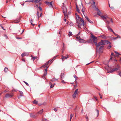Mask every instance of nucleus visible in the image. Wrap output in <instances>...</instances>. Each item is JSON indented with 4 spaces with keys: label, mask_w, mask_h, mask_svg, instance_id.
<instances>
[{
    "label": "nucleus",
    "mask_w": 121,
    "mask_h": 121,
    "mask_svg": "<svg viewBox=\"0 0 121 121\" xmlns=\"http://www.w3.org/2000/svg\"><path fill=\"white\" fill-rule=\"evenodd\" d=\"M79 22L77 20V22L78 24V26L79 28H80V26H84V21L81 18L79 19Z\"/></svg>",
    "instance_id": "obj_1"
},
{
    "label": "nucleus",
    "mask_w": 121,
    "mask_h": 121,
    "mask_svg": "<svg viewBox=\"0 0 121 121\" xmlns=\"http://www.w3.org/2000/svg\"><path fill=\"white\" fill-rule=\"evenodd\" d=\"M63 9V12L65 15V17H68L67 15L66 14L67 9L65 7H63L62 8Z\"/></svg>",
    "instance_id": "obj_2"
},
{
    "label": "nucleus",
    "mask_w": 121,
    "mask_h": 121,
    "mask_svg": "<svg viewBox=\"0 0 121 121\" xmlns=\"http://www.w3.org/2000/svg\"><path fill=\"white\" fill-rule=\"evenodd\" d=\"M13 96L12 94H6L4 97L5 98H11Z\"/></svg>",
    "instance_id": "obj_3"
},
{
    "label": "nucleus",
    "mask_w": 121,
    "mask_h": 121,
    "mask_svg": "<svg viewBox=\"0 0 121 121\" xmlns=\"http://www.w3.org/2000/svg\"><path fill=\"white\" fill-rule=\"evenodd\" d=\"M102 41V40H101ZM104 45V43H103V42L102 41V42H99L98 44L96 46V48H98V47L101 45Z\"/></svg>",
    "instance_id": "obj_4"
},
{
    "label": "nucleus",
    "mask_w": 121,
    "mask_h": 121,
    "mask_svg": "<svg viewBox=\"0 0 121 121\" xmlns=\"http://www.w3.org/2000/svg\"><path fill=\"white\" fill-rule=\"evenodd\" d=\"M61 56L62 57L61 58V59L62 61H64V60H65L67 58H68L69 57L68 56H63V55H62Z\"/></svg>",
    "instance_id": "obj_5"
},
{
    "label": "nucleus",
    "mask_w": 121,
    "mask_h": 121,
    "mask_svg": "<svg viewBox=\"0 0 121 121\" xmlns=\"http://www.w3.org/2000/svg\"><path fill=\"white\" fill-rule=\"evenodd\" d=\"M91 37L93 39V41H96L97 40V38L95 37L94 35L92 34H91Z\"/></svg>",
    "instance_id": "obj_6"
},
{
    "label": "nucleus",
    "mask_w": 121,
    "mask_h": 121,
    "mask_svg": "<svg viewBox=\"0 0 121 121\" xmlns=\"http://www.w3.org/2000/svg\"><path fill=\"white\" fill-rule=\"evenodd\" d=\"M30 116L31 117L33 118H35L36 117H37L36 115H34L32 113H30Z\"/></svg>",
    "instance_id": "obj_7"
},
{
    "label": "nucleus",
    "mask_w": 121,
    "mask_h": 121,
    "mask_svg": "<svg viewBox=\"0 0 121 121\" xmlns=\"http://www.w3.org/2000/svg\"><path fill=\"white\" fill-rule=\"evenodd\" d=\"M46 3L48 5H50V7H53L52 5V2H46Z\"/></svg>",
    "instance_id": "obj_8"
},
{
    "label": "nucleus",
    "mask_w": 121,
    "mask_h": 121,
    "mask_svg": "<svg viewBox=\"0 0 121 121\" xmlns=\"http://www.w3.org/2000/svg\"><path fill=\"white\" fill-rule=\"evenodd\" d=\"M104 45H102L99 48V52H102L101 50L104 47Z\"/></svg>",
    "instance_id": "obj_9"
},
{
    "label": "nucleus",
    "mask_w": 121,
    "mask_h": 121,
    "mask_svg": "<svg viewBox=\"0 0 121 121\" xmlns=\"http://www.w3.org/2000/svg\"><path fill=\"white\" fill-rule=\"evenodd\" d=\"M75 15L76 16V18L77 21V20H78L79 19L81 18V17H80L78 15H77V14L76 13L75 14Z\"/></svg>",
    "instance_id": "obj_10"
},
{
    "label": "nucleus",
    "mask_w": 121,
    "mask_h": 121,
    "mask_svg": "<svg viewBox=\"0 0 121 121\" xmlns=\"http://www.w3.org/2000/svg\"><path fill=\"white\" fill-rule=\"evenodd\" d=\"M58 80V79H56L55 78H53L50 81L52 82H54L55 81H57Z\"/></svg>",
    "instance_id": "obj_11"
},
{
    "label": "nucleus",
    "mask_w": 121,
    "mask_h": 121,
    "mask_svg": "<svg viewBox=\"0 0 121 121\" xmlns=\"http://www.w3.org/2000/svg\"><path fill=\"white\" fill-rule=\"evenodd\" d=\"M100 16L101 18L103 19L104 21H105V20H106L107 19V18L106 17L103 15L101 16Z\"/></svg>",
    "instance_id": "obj_12"
},
{
    "label": "nucleus",
    "mask_w": 121,
    "mask_h": 121,
    "mask_svg": "<svg viewBox=\"0 0 121 121\" xmlns=\"http://www.w3.org/2000/svg\"><path fill=\"white\" fill-rule=\"evenodd\" d=\"M105 22L106 23V25H109V24L110 23V21L108 20H106Z\"/></svg>",
    "instance_id": "obj_13"
},
{
    "label": "nucleus",
    "mask_w": 121,
    "mask_h": 121,
    "mask_svg": "<svg viewBox=\"0 0 121 121\" xmlns=\"http://www.w3.org/2000/svg\"><path fill=\"white\" fill-rule=\"evenodd\" d=\"M77 94L76 93H74V94L73 95V97L74 99H75L76 96V95H77Z\"/></svg>",
    "instance_id": "obj_14"
},
{
    "label": "nucleus",
    "mask_w": 121,
    "mask_h": 121,
    "mask_svg": "<svg viewBox=\"0 0 121 121\" xmlns=\"http://www.w3.org/2000/svg\"><path fill=\"white\" fill-rule=\"evenodd\" d=\"M103 39H106L107 38L104 35H101L100 36Z\"/></svg>",
    "instance_id": "obj_15"
},
{
    "label": "nucleus",
    "mask_w": 121,
    "mask_h": 121,
    "mask_svg": "<svg viewBox=\"0 0 121 121\" xmlns=\"http://www.w3.org/2000/svg\"><path fill=\"white\" fill-rule=\"evenodd\" d=\"M49 84L50 85H51L50 87V88H52L53 87L55 84L54 83L53 85H52V84L51 82H50Z\"/></svg>",
    "instance_id": "obj_16"
},
{
    "label": "nucleus",
    "mask_w": 121,
    "mask_h": 121,
    "mask_svg": "<svg viewBox=\"0 0 121 121\" xmlns=\"http://www.w3.org/2000/svg\"><path fill=\"white\" fill-rule=\"evenodd\" d=\"M33 21V20L31 19V20H30V23L33 26H34V25H35V24H33L32 23V22Z\"/></svg>",
    "instance_id": "obj_17"
},
{
    "label": "nucleus",
    "mask_w": 121,
    "mask_h": 121,
    "mask_svg": "<svg viewBox=\"0 0 121 121\" xmlns=\"http://www.w3.org/2000/svg\"><path fill=\"white\" fill-rule=\"evenodd\" d=\"M43 109H42L39 111L38 112V113L39 114H41L43 113Z\"/></svg>",
    "instance_id": "obj_18"
},
{
    "label": "nucleus",
    "mask_w": 121,
    "mask_h": 121,
    "mask_svg": "<svg viewBox=\"0 0 121 121\" xmlns=\"http://www.w3.org/2000/svg\"><path fill=\"white\" fill-rule=\"evenodd\" d=\"M74 114H71L70 115V121H71V119L74 116Z\"/></svg>",
    "instance_id": "obj_19"
},
{
    "label": "nucleus",
    "mask_w": 121,
    "mask_h": 121,
    "mask_svg": "<svg viewBox=\"0 0 121 121\" xmlns=\"http://www.w3.org/2000/svg\"><path fill=\"white\" fill-rule=\"evenodd\" d=\"M106 26L108 30H110V29H111L109 26V25H106Z\"/></svg>",
    "instance_id": "obj_20"
},
{
    "label": "nucleus",
    "mask_w": 121,
    "mask_h": 121,
    "mask_svg": "<svg viewBox=\"0 0 121 121\" xmlns=\"http://www.w3.org/2000/svg\"><path fill=\"white\" fill-rule=\"evenodd\" d=\"M92 7L93 8L95 7H96L95 4V2L94 1H93V3L92 4Z\"/></svg>",
    "instance_id": "obj_21"
},
{
    "label": "nucleus",
    "mask_w": 121,
    "mask_h": 121,
    "mask_svg": "<svg viewBox=\"0 0 121 121\" xmlns=\"http://www.w3.org/2000/svg\"><path fill=\"white\" fill-rule=\"evenodd\" d=\"M95 110L96 111V112L97 113V117L99 115V111L98 110H97L96 109H95Z\"/></svg>",
    "instance_id": "obj_22"
},
{
    "label": "nucleus",
    "mask_w": 121,
    "mask_h": 121,
    "mask_svg": "<svg viewBox=\"0 0 121 121\" xmlns=\"http://www.w3.org/2000/svg\"><path fill=\"white\" fill-rule=\"evenodd\" d=\"M114 70L113 69H112L110 71H109L108 72V73H113L114 72Z\"/></svg>",
    "instance_id": "obj_23"
},
{
    "label": "nucleus",
    "mask_w": 121,
    "mask_h": 121,
    "mask_svg": "<svg viewBox=\"0 0 121 121\" xmlns=\"http://www.w3.org/2000/svg\"><path fill=\"white\" fill-rule=\"evenodd\" d=\"M64 74L63 73H62L61 74L60 76L61 78H63L64 76Z\"/></svg>",
    "instance_id": "obj_24"
},
{
    "label": "nucleus",
    "mask_w": 121,
    "mask_h": 121,
    "mask_svg": "<svg viewBox=\"0 0 121 121\" xmlns=\"http://www.w3.org/2000/svg\"><path fill=\"white\" fill-rule=\"evenodd\" d=\"M101 14V12L99 10L98 11L97 14L98 15L100 16V14Z\"/></svg>",
    "instance_id": "obj_25"
},
{
    "label": "nucleus",
    "mask_w": 121,
    "mask_h": 121,
    "mask_svg": "<svg viewBox=\"0 0 121 121\" xmlns=\"http://www.w3.org/2000/svg\"><path fill=\"white\" fill-rule=\"evenodd\" d=\"M65 49V48L64 47V43H63V48L62 49V53H63V52Z\"/></svg>",
    "instance_id": "obj_26"
},
{
    "label": "nucleus",
    "mask_w": 121,
    "mask_h": 121,
    "mask_svg": "<svg viewBox=\"0 0 121 121\" xmlns=\"http://www.w3.org/2000/svg\"><path fill=\"white\" fill-rule=\"evenodd\" d=\"M38 103V101L35 100L33 102V103L34 104H37Z\"/></svg>",
    "instance_id": "obj_27"
},
{
    "label": "nucleus",
    "mask_w": 121,
    "mask_h": 121,
    "mask_svg": "<svg viewBox=\"0 0 121 121\" xmlns=\"http://www.w3.org/2000/svg\"><path fill=\"white\" fill-rule=\"evenodd\" d=\"M79 41L80 43H82L83 42L84 40L83 39H80L78 40Z\"/></svg>",
    "instance_id": "obj_28"
},
{
    "label": "nucleus",
    "mask_w": 121,
    "mask_h": 121,
    "mask_svg": "<svg viewBox=\"0 0 121 121\" xmlns=\"http://www.w3.org/2000/svg\"><path fill=\"white\" fill-rule=\"evenodd\" d=\"M8 70V69L6 67H5L4 69V71L6 73L7 72Z\"/></svg>",
    "instance_id": "obj_29"
},
{
    "label": "nucleus",
    "mask_w": 121,
    "mask_h": 121,
    "mask_svg": "<svg viewBox=\"0 0 121 121\" xmlns=\"http://www.w3.org/2000/svg\"><path fill=\"white\" fill-rule=\"evenodd\" d=\"M20 18H19V19H18L17 20V21H15V22H15L16 23H17L19 22L20 21Z\"/></svg>",
    "instance_id": "obj_30"
},
{
    "label": "nucleus",
    "mask_w": 121,
    "mask_h": 121,
    "mask_svg": "<svg viewBox=\"0 0 121 121\" xmlns=\"http://www.w3.org/2000/svg\"><path fill=\"white\" fill-rule=\"evenodd\" d=\"M76 11H77L79 13H80V11L79 9V8H76Z\"/></svg>",
    "instance_id": "obj_31"
},
{
    "label": "nucleus",
    "mask_w": 121,
    "mask_h": 121,
    "mask_svg": "<svg viewBox=\"0 0 121 121\" xmlns=\"http://www.w3.org/2000/svg\"><path fill=\"white\" fill-rule=\"evenodd\" d=\"M105 42L106 43H107L108 44H111V43L109 41H108L107 40H105Z\"/></svg>",
    "instance_id": "obj_32"
},
{
    "label": "nucleus",
    "mask_w": 121,
    "mask_h": 121,
    "mask_svg": "<svg viewBox=\"0 0 121 121\" xmlns=\"http://www.w3.org/2000/svg\"><path fill=\"white\" fill-rule=\"evenodd\" d=\"M120 67H119L118 66V68H116L115 69H114V71H117L119 69Z\"/></svg>",
    "instance_id": "obj_33"
},
{
    "label": "nucleus",
    "mask_w": 121,
    "mask_h": 121,
    "mask_svg": "<svg viewBox=\"0 0 121 121\" xmlns=\"http://www.w3.org/2000/svg\"><path fill=\"white\" fill-rule=\"evenodd\" d=\"M37 15L38 17V18L39 19V13L38 11H37Z\"/></svg>",
    "instance_id": "obj_34"
},
{
    "label": "nucleus",
    "mask_w": 121,
    "mask_h": 121,
    "mask_svg": "<svg viewBox=\"0 0 121 121\" xmlns=\"http://www.w3.org/2000/svg\"><path fill=\"white\" fill-rule=\"evenodd\" d=\"M87 21L91 23H93V22L92 21H91L89 19V20H88Z\"/></svg>",
    "instance_id": "obj_35"
},
{
    "label": "nucleus",
    "mask_w": 121,
    "mask_h": 121,
    "mask_svg": "<svg viewBox=\"0 0 121 121\" xmlns=\"http://www.w3.org/2000/svg\"><path fill=\"white\" fill-rule=\"evenodd\" d=\"M40 0H35V2L36 3H38L40 1Z\"/></svg>",
    "instance_id": "obj_36"
},
{
    "label": "nucleus",
    "mask_w": 121,
    "mask_h": 121,
    "mask_svg": "<svg viewBox=\"0 0 121 121\" xmlns=\"http://www.w3.org/2000/svg\"><path fill=\"white\" fill-rule=\"evenodd\" d=\"M84 15L85 17V18L86 19V20H89V18L88 17L86 16H85L84 14Z\"/></svg>",
    "instance_id": "obj_37"
},
{
    "label": "nucleus",
    "mask_w": 121,
    "mask_h": 121,
    "mask_svg": "<svg viewBox=\"0 0 121 121\" xmlns=\"http://www.w3.org/2000/svg\"><path fill=\"white\" fill-rule=\"evenodd\" d=\"M110 38H111L112 39L114 40H116V39H117V37H114L113 38H112V37H111Z\"/></svg>",
    "instance_id": "obj_38"
},
{
    "label": "nucleus",
    "mask_w": 121,
    "mask_h": 121,
    "mask_svg": "<svg viewBox=\"0 0 121 121\" xmlns=\"http://www.w3.org/2000/svg\"><path fill=\"white\" fill-rule=\"evenodd\" d=\"M23 82L27 86H29V84L28 83H27L25 81H23Z\"/></svg>",
    "instance_id": "obj_39"
},
{
    "label": "nucleus",
    "mask_w": 121,
    "mask_h": 121,
    "mask_svg": "<svg viewBox=\"0 0 121 121\" xmlns=\"http://www.w3.org/2000/svg\"><path fill=\"white\" fill-rule=\"evenodd\" d=\"M73 77L75 79H76L77 78V77L76 75H73ZM77 80V79H76L75 80V81H76Z\"/></svg>",
    "instance_id": "obj_40"
},
{
    "label": "nucleus",
    "mask_w": 121,
    "mask_h": 121,
    "mask_svg": "<svg viewBox=\"0 0 121 121\" xmlns=\"http://www.w3.org/2000/svg\"><path fill=\"white\" fill-rule=\"evenodd\" d=\"M95 41H93V42L95 43V45L97 46V42H95Z\"/></svg>",
    "instance_id": "obj_41"
},
{
    "label": "nucleus",
    "mask_w": 121,
    "mask_h": 121,
    "mask_svg": "<svg viewBox=\"0 0 121 121\" xmlns=\"http://www.w3.org/2000/svg\"><path fill=\"white\" fill-rule=\"evenodd\" d=\"M69 35H72V33L71 32H70V31H69Z\"/></svg>",
    "instance_id": "obj_42"
},
{
    "label": "nucleus",
    "mask_w": 121,
    "mask_h": 121,
    "mask_svg": "<svg viewBox=\"0 0 121 121\" xmlns=\"http://www.w3.org/2000/svg\"><path fill=\"white\" fill-rule=\"evenodd\" d=\"M47 74V72H45L44 74V76H46Z\"/></svg>",
    "instance_id": "obj_43"
},
{
    "label": "nucleus",
    "mask_w": 121,
    "mask_h": 121,
    "mask_svg": "<svg viewBox=\"0 0 121 121\" xmlns=\"http://www.w3.org/2000/svg\"><path fill=\"white\" fill-rule=\"evenodd\" d=\"M115 52V53L116 54H117V55H120V53H118L116 51H115L114 52Z\"/></svg>",
    "instance_id": "obj_44"
},
{
    "label": "nucleus",
    "mask_w": 121,
    "mask_h": 121,
    "mask_svg": "<svg viewBox=\"0 0 121 121\" xmlns=\"http://www.w3.org/2000/svg\"><path fill=\"white\" fill-rule=\"evenodd\" d=\"M85 118L86 119V121H88V117L87 116V115H86V117Z\"/></svg>",
    "instance_id": "obj_45"
},
{
    "label": "nucleus",
    "mask_w": 121,
    "mask_h": 121,
    "mask_svg": "<svg viewBox=\"0 0 121 121\" xmlns=\"http://www.w3.org/2000/svg\"><path fill=\"white\" fill-rule=\"evenodd\" d=\"M37 58V57L36 56L33 57V61L35 59Z\"/></svg>",
    "instance_id": "obj_46"
},
{
    "label": "nucleus",
    "mask_w": 121,
    "mask_h": 121,
    "mask_svg": "<svg viewBox=\"0 0 121 121\" xmlns=\"http://www.w3.org/2000/svg\"><path fill=\"white\" fill-rule=\"evenodd\" d=\"M56 56L53 59H52V60H49V61H48V62H49V63L51 61L54 59Z\"/></svg>",
    "instance_id": "obj_47"
},
{
    "label": "nucleus",
    "mask_w": 121,
    "mask_h": 121,
    "mask_svg": "<svg viewBox=\"0 0 121 121\" xmlns=\"http://www.w3.org/2000/svg\"><path fill=\"white\" fill-rule=\"evenodd\" d=\"M25 54V53H22V54L21 56H22V57H23L24 56H25L24 54Z\"/></svg>",
    "instance_id": "obj_48"
},
{
    "label": "nucleus",
    "mask_w": 121,
    "mask_h": 121,
    "mask_svg": "<svg viewBox=\"0 0 121 121\" xmlns=\"http://www.w3.org/2000/svg\"><path fill=\"white\" fill-rule=\"evenodd\" d=\"M19 92L21 94V95H23V93L22 91H19Z\"/></svg>",
    "instance_id": "obj_49"
},
{
    "label": "nucleus",
    "mask_w": 121,
    "mask_h": 121,
    "mask_svg": "<svg viewBox=\"0 0 121 121\" xmlns=\"http://www.w3.org/2000/svg\"><path fill=\"white\" fill-rule=\"evenodd\" d=\"M109 7H110V8H111V9H114V8L113 7H110V4H109Z\"/></svg>",
    "instance_id": "obj_50"
},
{
    "label": "nucleus",
    "mask_w": 121,
    "mask_h": 121,
    "mask_svg": "<svg viewBox=\"0 0 121 121\" xmlns=\"http://www.w3.org/2000/svg\"><path fill=\"white\" fill-rule=\"evenodd\" d=\"M78 89H76L74 93H76L77 94V92H78Z\"/></svg>",
    "instance_id": "obj_51"
},
{
    "label": "nucleus",
    "mask_w": 121,
    "mask_h": 121,
    "mask_svg": "<svg viewBox=\"0 0 121 121\" xmlns=\"http://www.w3.org/2000/svg\"><path fill=\"white\" fill-rule=\"evenodd\" d=\"M24 53H25V54H24L25 56L29 54L28 53H26V52H24Z\"/></svg>",
    "instance_id": "obj_52"
},
{
    "label": "nucleus",
    "mask_w": 121,
    "mask_h": 121,
    "mask_svg": "<svg viewBox=\"0 0 121 121\" xmlns=\"http://www.w3.org/2000/svg\"><path fill=\"white\" fill-rule=\"evenodd\" d=\"M111 47V45H110V44H109V45H108V49H110V48Z\"/></svg>",
    "instance_id": "obj_53"
},
{
    "label": "nucleus",
    "mask_w": 121,
    "mask_h": 121,
    "mask_svg": "<svg viewBox=\"0 0 121 121\" xmlns=\"http://www.w3.org/2000/svg\"><path fill=\"white\" fill-rule=\"evenodd\" d=\"M46 65H43L42 66H41L40 68H41V67H43L44 68H45L46 67Z\"/></svg>",
    "instance_id": "obj_54"
},
{
    "label": "nucleus",
    "mask_w": 121,
    "mask_h": 121,
    "mask_svg": "<svg viewBox=\"0 0 121 121\" xmlns=\"http://www.w3.org/2000/svg\"><path fill=\"white\" fill-rule=\"evenodd\" d=\"M94 98L96 100H98L97 98V97L95 96H94Z\"/></svg>",
    "instance_id": "obj_55"
},
{
    "label": "nucleus",
    "mask_w": 121,
    "mask_h": 121,
    "mask_svg": "<svg viewBox=\"0 0 121 121\" xmlns=\"http://www.w3.org/2000/svg\"><path fill=\"white\" fill-rule=\"evenodd\" d=\"M4 36L6 38V39H7L8 38V37L7 35H4Z\"/></svg>",
    "instance_id": "obj_56"
},
{
    "label": "nucleus",
    "mask_w": 121,
    "mask_h": 121,
    "mask_svg": "<svg viewBox=\"0 0 121 121\" xmlns=\"http://www.w3.org/2000/svg\"><path fill=\"white\" fill-rule=\"evenodd\" d=\"M82 12H83V14L84 15V9H83V8L82 9Z\"/></svg>",
    "instance_id": "obj_57"
},
{
    "label": "nucleus",
    "mask_w": 121,
    "mask_h": 121,
    "mask_svg": "<svg viewBox=\"0 0 121 121\" xmlns=\"http://www.w3.org/2000/svg\"><path fill=\"white\" fill-rule=\"evenodd\" d=\"M16 38L17 39H22V38H21L19 37H16Z\"/></svg>",
    "instance_id": "obj_58"
},
{
    "label": "nucleus",
    "mask_w": 121,
    "mask_h": 121,
    "mask_svg": "<svg viewBox=\"0 0 121 121\" xmlns=\"http://www.w3.org/2000/svg\"><path fill=\"white\" fill-rule=\"evenodd\" d=\"M49 63V62L47 61L46 63H45V65H46L48 64Z\"/></svg>",
    "instance_id": "obj_59"
},
{
    "label": "nucleus",
    "mask_w": 121,
    "mask_h": 121,
    "mask_svg": "<svg viewBox=\"0 0 121 121\" xmlns=\"http://www.w3.org/2000/svg\"><path fill=\"white\" fill-rule=\"evenodd\" d=\"M17 90L15 89L14 88L12 90V91H17Z\"/></svg>",
    "instance_id": "obj_60"
},
{
    "label": "nucleus",
    "mask_w": 121,
    "mask_h": 121,
    "mask_svg": "<svg viewBox=\"0 0 121 121\" xmlns=\"http://www.w3.org/2000/svg\"><path fill=\"white\" fill-rule=\"evenodd\" d=\"M110 31L112 32L113 33H114V32L113 31V30L112 29H110Z\"/></svg>",
    "instance_id": "obj_61"
},
{
    "label": "nucleus",
    "mask_w": 121,
    "mask_h": 121,
    "mask_svg": "<svg viewBox=\"0 0 121 121\" xmlns=\"http://www.w3.org/2000/svg\"><path fill=\"white\" fill-rule=\"evenodd\" d=\"M110 31L112 32L113 33H114V32L113 31V30L112 29H110Z\"/></svg>",
    "instance_id": "obj_62"
},
{
    "label": "nucleus",
    "mask_w": 121,
    "mask_h": 121,
    "mask_svg": "<svg viewBox=\"0 0 121 121\" xmlns=\"http://www.w3.org/2000/svg\"><path fill=\"white\" fill-rule=\"evenodd\" d=\"M76 38L77 39H80V36L79 37H76Z\"/></svg>",
    "instance_id": "obj_63"
},
{
    "label": "nucleus",
    "mask_w": 121,
    "mask_h": 121,
    "mask_svg": "<svg viewBox=\"0 0 121 121\" xmlns=\"http://www.w3.org/2000/svg\"><path fill=\"white\" fill-rule=\"evenodd\" d=\"M118 75L121 77V72H120L119 73Z\"/></svg>",
    "instance_id": "obj_64"
}]
</instances>
